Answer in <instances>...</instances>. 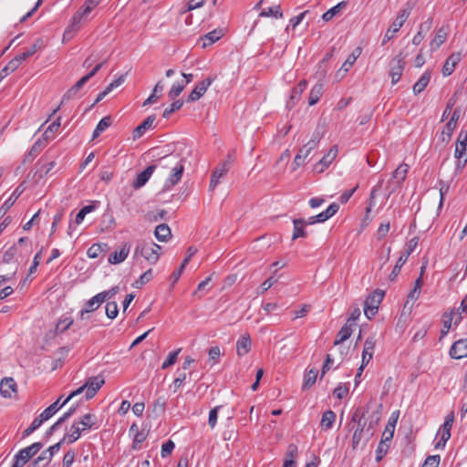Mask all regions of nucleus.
I'll list each match as a JSON object with an SVG mask.
<instances>
[{"label": "nucleus", "instance_id": "obj_1", "mask_svg": "<svg viewBox=\"0 0 467 467\" xmlns=\"http://www.w3.org/2000/svg\"><path fill=\"white\" fill-rule=\"evenodd\" d=\"M99 427V424L98 417L93 413H86L81 418H79L78 420H75L72 423L70 427V432L66 433L58 442L50 446L47 450L53 456L60 450L61 445L64 442L71 444L77 441L84 431L89 430H97Z\"/></svg>", "mask_w": 467, "mask_h": 467}, {"label": "nucleus", "instance_id": "obj_2", "mask_svg": "<svg viewBox=\"0 0 467 467\" xmlns=\"http://www.w3.org/2000/svg\"><path fill=\"white\" fill-rule=\"evenodd\" d=\"M379 418L377 417L375 421L371 420L367 426V422L358 424L354 430V433L351 441V447L353 450L358 448L362 443V448L367 445L369 439L374 435V425L379 421Z\"/></svg>", "mask_w": 467, "mask_h": 467}, {"label": "nucleus", "instance_id": "obj_3", "mask_svg": "<svg viewBox=\"0 0 467 467\" xmlns=\"http://www.w3.org/2000/svg\"><path fill=\"white\" fill-rule=\"evenodd\" d=\"M161 250L162 247L153 242H142L136 246L134 255H141L150 264L155 265L160 259Z\"/></svg>", "mask_w": 467, "mask_h": 467}, {"label": "nucleus", "instance_id": "obj_4", "mask_svg": "<svg viewBox=\"0 0 467 467\" xmlns=\"http://www.w3.org/2000/svg\"><path fill=\"white\" fill-rule=\"evenodd\" d=\"M410 12L411 7H410L409 5L407 7L402 8L400 11L395 20L391 23V25L386 31L381 43L382 46L386 45L387 42L391 40L394 37L395 34L400 31V29L402 27L406 20L409 18Z\"/></svg>", "mask_w": 467, "mask_h": 467}, {"label": "nucleus", "instance_id": "obj_5", "mask_svg": "<svg viewBox=\"0 0 467 467\" xmlns=\"http://www.w3.org/2000/svg\"><path fill=\"white\" fill-rule=\"evenodd\" d=\"M385 293L382 290H375L364 302V314L371 319L378 312L379 305L383 300Z\"/></svg>", "mask_w": 467, "mask_h": 467}, {"label": "nucleus", "instance_id": "obj_6", "mask_svg": "<svg viewBox=\"0 0 467 467\" xmlns=\"http://www.w3.org/2000/svg\"><path fill=\"white\" fill-rule=\"evenodd\" d=\"M101 1L102 0H86L79 10L73 16L71 26L75 27V26L80 25L82 21H85L92 10L98 6Z\"/></svg>", "mask_w": 467, "mask_h": 467}, {"label": "nucleus", "instance_id": "obj_7", "mask_svg": "<svg viewBox=\"0 0 467 467\" xmlns=\"http://www.w3.org/2000/svg\"><path fill=\"white\" fill-rule=\"evenodd\" d=\"M43 444L41 442H34L30 446H27L20 450L14 458V462L18 463L21 467H24L28 461L36 455L41 449Z\"/></svg>", "mask_w": 467, "mask_h": 467}, {"label": "nucleus", "instance_id": "obj_8", "mask_svg": "<svg viewBox=\"0 0 467 467\" xmlns=\"http://www.w3.org/2000/svg\"><path fill=\"white\" fill-rule=\"evenodd\" d=\"M405 58L406 55L400 52L391 60L389 75L392 84H396L400 81L406 65Z\"/></svg>", "mask_w": 467, "mask_h": 467}, {"label": "nucleus", "instance_id": "obj_9", "mask_svg": "<svg viewBox=\"0 0 467 467\" xmlns=\"http://www.w3.org/2000/svg\"><path fill=\"white\" fill-rule=\"evenodd\" d=\"M453 421H454V413H453V411H451L445 417V420L439 430V434L441 435V439L435 445L436 449L445 447L446 442L451 438V430Z\"/></svg>", "mask_w": 467, "mask_h": 467}, {"label": "nucleus", "instance_id": "obj_10", "mask_svg": "<svg viewBox=\"0 0 467 467\" xmlns=\"http://www.w3.org/2000/svg\"><path fill=\"white\" fill-rule=\"evenodd\" d=\"M104 62L99 63L96 65L93 69L87 74L86 76L82 77L72 88H70L67 93L64 95V98L70 99L74 97L78 90L93 77L97 74V72L101 68Z\"/></svg>", "mask_w": 467, "mask_h": 467}, {"label": "nucleus", "instance_id": "obj_11", "mask_svg": "<svg viewBox=\"0 0 467 467\" xmlns=\"http://www.w3.org/2000/svg\"><path fill=\"white\" fill-rule=\"evenodd\" d=\"M215 78L209 77L200 83H198L194 88L192 90V92L189 94L187 98L188 102H193L201 99L208 88L212 85V83L214 81Z\"/></svg>", "mask_w": 467, "mask_h": 467}, {"label": "nucleus", "instance_id": "obj_12", "mask_svg": "<svg viewBox=\"0 0 467 467\" xmlns=\"http://www.w3.org/2000/svg\"><path fill=\"white\" fill-rule=\"evenodd\" d=\"M228 163H218L217 166L213 170L211 174V180L209 183V192H213L219 185L220 180L226 175L229 171Z\"/></svg>", "mask_w": 467, "mask_h": 467}, {"label": "nucleus", "instance_id": "obj_13", "mask_svg": "<svg viewBox=\"0 0 467 467\" xmlns=\"http://www.w3.org/2000/svg\"><path fill=\"white\" fill-rule=\"evenodd\" d=\"M105 380L101 376L90 377L85 382L86 387V400L92 399L98 390L103 386Z\"/></svg>", "mask_w": 467, "mask_h": 467}, {"label": "nucleus", "instance_id": "obj_14", "mask_svg": "<svg viewBox=\"0 0 467 467\" xmlns=\"http://www.w3.org/2000/svg\"><path fill=\"white\" fill-rule=\"evenodd\" d=\"M451 358L461 359L467 357V338L455 341L449 351Z\"/></svg>", "mask_w": 467, "mask_h": 467}, {"label": "nucleus", "instance_id": "obj_15", "mask_svg": "<svg viewBox=\"0 0 467 467\" xmlns=\"http://www.w3.org/2000/svg\"><path fill=\"white\" fill-rule=\"evenodd\" d=\"M184 171L183 160H182L178 165L174 166L172 170H171V173L169 178L165 182L164 187L166 189H170L176 185L182 179V173Z\"/></svg>", "mask_w": 467, "mask_h": 467}, {"label": "nucleus", "instance_id": "obj_16", "mask_svg": "<svg viewBox=\"0 0 467 467\" xmlns=\"http://www.w3.org/2000/svg\"><path fill=\"white\" fill-rule=\"evenodd\" d=\"M462 59V54L460 52H454L452 53L445 61L441 72L444 77L451 76L456 66L459 64V62Z\"/></svg>", "mask_w": 467, "mask_h": 467}, {"label": "nucleus", "instance_id": "obj_17", "mask_svg": "<svg viewBox=\"0 0 467 467\" xmlns=\"http://www.w3.org/2000/svg\"><path fill=\"white\" fill-rule=\"evenodd\" d=\"M182 159L178 154H168L157 160L156 168L172 170Z\"/></svg>", "mask_w": 467, "mask_h": 467}, {"label": "nucleus", "instance_id": "obj_18", "mask_svg": "<svg viewBox=\"0 0 467 467\" xmlns=\"http://www.w3.org/2000/svg\"><path fill=\"white\" fill-rule=\"evenodd\" d=\"M17 385L13 378H5L0 382V394L4 398H12L16 393Z\"/></svg>", "mask_w": 467, "mask_h": 467}, {"label": "nucleus", "instance_id": "obj_19", "mask_svg": "<svg viewBox=\"0 0 467 467\" xmlns=\"http://www.w3.org/2000/svg\"><path fill=\"white\" fill-rule=\"evenodd\" d=\"M376 346V339L374 337H368L365 343L362 351V365L367 366L373 358L374 349Z\"/></svg>", "mask_w": 467, "mask_h": 467}, {"label": "nucleus", "instance_id": "obj_20", "mask_svg": "<svg viewBox=\"0 0 467 467\" xmlns=\"http://www.w3.org/2000/svg\"><path fill=\"white\" fill-rule=\"evenodd\" d=\"M130 251V244L129 243H125L119 251H115L109 256V263L111 265L122 263L128 257Z\"/></svg>", "mask_w": 467, "mask_h": 467}, {"label": "nucleus", "instance_id": "obj_21", "mask_svg": "<svg viewBox=\"0 0 467 467\" xmlns=\"http://www.w3.org/2000/svg\"><path fill=\"white\" fill-rule=\"evenodd\" d=\"M337 154V146L332 147L328 152L323 156V158L316 164L315 170L317 172H322L326 168H327L332 161L335 160Z\"/></svg>", "mask_w": 467, "mask_h": 467}, {"label": "nucleus", "instance_id": "obj_22", "mask_svg": "<svg viewBox=\"0 0 467 467\" xmlns=\"http://www.w3.org/2000/svg\"><path fill=\"white\" fill-rule=\"evenodd\" d=\"M454 157L456 159L467 158V130L465 133L462 131L459 134L455 145Z\"/></svg>", "mask_w": 467, "mask_h": 467}, {"label": "nucleus", "instance_id": "obj_23", "mask_svg": "<svg viewBox=\"0 0 467 467\" xmlns=\"http://www.w3.org/2000/svg\"><path fill=\"white\" fill-rule=\"evenodd\" d=\"M454 316L455 308H451L449 311L444 312L441 316V321L442 324V328L441 330L440 340H441L449 333Z\"/></svg>", "mask_w": 467, "mask_h": 467}, {"label": "nucleus", "instance_id": "obj_24", "mask_svg": "<svg viewBox=\"0 0 467 467\" xmlns=\"http://www.w3.org/2000/svg\"><path fill=\"white\" fill-rule=\"evenodd\" d=\"M155 169L156 165H150L144 171L140 172L132 183L133 188L139 189L145 185V183L149 181Z\"/></svg>", "mask_w": 467, "mask_h": 467}, {"label": "nucleus", "instance_id": "obj_25", "mask_svg": "<svg viewBox=\"0 0 467 467\" xmlns=\"http://www.w3.org/2000/svg\"><path fill=\"white\" fill-rule=\"evenodd\" d=\"M155 119H145V120L136 127L132 133L133 140H137L141 138L147 130H153L156 127L154 124Z\"/></svg>", "mask_w": 467, "mask_h": 467}, {"label": "nucleus", "instance_id": "obj_26", "mask_svg": "<svg viewBox=\"0 0 467 467\" xmlns=\"http://www.w3.org/2000/svg\"><path fill=\"white\" fill-rule=\"evenodd\" d=\"M165 85L162 80H159L154 86L150 95L143 102L142 106L151 105L156 103L162 96Z\"/></svg>", "mask_w": 467, "mask_h": 467}, {"label": "nucleus", "instance_id": "obj_27", "mask_svg": "<svg viewBox=\"0 0 467 467\" xmlns=\"http://www.w3.org/2000/svg\"><path fill=\"white\" fill-rule=\"evenodd\" d=\"M251 337L249 334H244L240 337L236 342V353L239 357H243L249 353L251 350Z\"/></svg>", "mask_w": 467, "mask_h": 467}, {"label": "nucleus", "instance_id": "obj_28", "mask_svg": "<svg viewBox=\"0 0 467 467\" xmlns=\"http://www.w3.org/2000/svg\"><path fill=\"white\" fill-rule=\"evenodd\" d=\"M307 87L306 80H301L291 91L290 99L287 102V106L293 107L301 98V95Z\"/></svg>", "mask_w": 467, "mask_h": 467}, {"label": "nucleus", "instance_id": "obj_29", "mask_svg": "<svg viewBox=\"0 0 467 467\" xmlns=\"http://www.w3.org/2000/svg\"><path fill=\"white\" fill-rule=\"evenodd\" d=\"M339 209V205L336 202L331 203L326 211L314 216L316 223H324L334 216Z\"/></svg>", "mask_w": 467, "mask_h": 467}, {"label": "nucleus", "instance_id": "obj_30", "mask_svg": "<svg viewBox=\"0 0 467 467\" xmlns=\"http://www.w3.org/2000/svg\"><path fill=\"white\" fill-rule=\"evenodd\" d=\"M353 332V323H346L337 335L334 346H338L347 340Z\"/></svg>", "mask_w": 467, "mask_h": 467}, {"label": "nucleus", "instance_id": "obj_31", "mask_svg": "<svg viewBox=\"0 0 467 467\" xmlns=\"http://www.w3.org/2000/svg\"><path fill=\"white\" fill-rule=\"evenodd\" d=\"M45 47V42L42 38H37L34 44L26 51L18 54L19 57L23 60V62L28 57H32L36 52L41 50Z\"/></svg>", "mask_w": 467, "mask_h": 467}, {"label": "nucleus", "instance_id": "obj_32", "mask_svg": "<svg viewBox=\"0 0 467 467\" xmlns=\"http://www.w3.org/2000/svg\"><path fill=\"white\" fill-rule=\"evenodd\" d=\"M458 119H450V120L446 123L445 127L441 130V139L442 142L447 143L457 127Z\"/></svg>", "mask_w": 467, "mask_h": 467}, {"label": "nucleus", "instance_id": "obj_33", "mask_svg": "<svg viewBox=\"0 0 467 467\" xmlns=\"http://www.w3.org/2000/svg\"><path fill=\"white\" fill-rule=\"evenodd\" d=\"M47 142H45L42 138H39L31 147L30 150L25 158V161H33L47 146Z\"/></svg>", "mask_w": 467, "mask_h": 467}, {"label": "nucleus", "instance_id": "obj_34", "mask_svg": "<svg viewBox=\"0 0 467 467\" xmlns=\"http://www.w3.org/2000/svg\"><path fill=\"white\" fill-rule=\"evenodd\" d=\"M125 80V77L123 75L119 76L118 78L113 80L111 83H109L103 91L99 93L95 99V103L99 102L102 100L109 93H110L115 88L121 85Z\"/></svg>", "mask_w": 467, "mask_h": 467}, {"label": "nucleus", "instance_id": "obj_35", "mask_svg": "<svg viewBox=\"0 0 467 467\" xmlns=\"http://www.w3.org/2000/svg\"><path fill=\"white\" fill-rule=\"evenodd\" d=\"M154 235L160 242H167L171 237V232L168 224L161 223L156 226Z\"/></svg>", "mask_w": 467, "mask_h": 467}, {"label": "nucleus", "instance_id": "obj_36", "mask_svg": "<svg viewBox=\"0 0 467 467\" xmlns=\"http://www.w3.org/2000/svg\"><path fill=\"white\" fill-rule=\"evenodd\" d=\"M324 92V85L322 83H317L310 90L308 96V105L313 106L317 104Z\"/></svg>", "mask_w": 467, "mask_h": 467}, {"label": "nucleus", "instance_id": "obj_37", "mask_svg": "<svg viewBox=\"0 0 467 467\" xmlns=\"http://www.w3.org/2000/svg\"><path fill=\"white\" fill-rule=\"evenodd\" d=\"M431 24H432L431 20L429 19L428 21L420 25V29H419L418 33L412 38L413 45L418 46L420 44V42L425 37V33L428 32L430 30V28L431 27Z\"/></svg>", "mask_w": 467, "mask_h": 467}, {"label": "nucleus", "instance_id": "obj_38", "mask_svg": "<svg viewBox=\"0 0 467 467\" xmlns=\"http://www.w3.org/2000/svg\"><path fill=\"white\" fill-rule=\"evenodd\" d=\"M294 232L292 235V240H296L299 237L305 238L306 237V232L305 230V219H294Z\"/></svg>", "mask_w": 467, "mask_h": 467}, {"label": "nucleus", "instance_id": "obj_39", "mask_svg": "<svg viewBox=\"0 0 467 467\" xmlns=\"http://www.w3.org/2000/svg\"><path fill=\"white\" fill-rule=\"evenodd\" d=\"M318 371L316 368H311L305 373L302 389L306 390L310 389L316 382Z\"/></svg>", "mask_w": 467, "mask_h": 467}, {"label": "nucleus", "instance_id": "obj_40", "mask_svg": "<svg viewBox=\"0 0 467 467\" xmlns=\"http://www.w3.org/2000/svg\"><path fill=\"white\" fill-rule=\"evenodd\" d=\"M431 80V72L426 71L424 72L421 77L419 78V80L414 84L413 86V92L414 94H420L424 90V88L427 87Z\"/></svg>", "mask_w": 467, "mask_h": 467}, {"label": "nucleus", "instance_id": "obj_41", "mask_svg": "<svg viewBox=\"0 0 467 467\" xmlns=\"http://www.w3.org/2000/svg\"><path fill=\"white\" fill-rule=\"evenodd\" d=\"M409 171V165L406 163H401L398 166V168L392 172V178L396 180L397 184H401L406 179L407 173Z\"/></svg>", "mask_w": 467, "mask_h": 467}, {"label": "nucleus", "instance_id": "obj_42", "mask_svg": "<svg viewBox=\"0 0 467 467\" xmlns=\"http://www.w3.org/2000/svg\"><path fill=\"white\" fill-rule=\"evenodd\" d=\"M61 399L62 397H59L55 402L44 410L43 413L48 420L67 403L65 402V400L61 401Z\"/></svg>", "mask_w": 467, "mask_h": 467}, {"label": "nucleus", "instance_id": "obj_43", "mask_svg": "<svg viewBox=\"0 0 467 467\" xmlns=\"http://www.w3.org/2000/svg\"><path fill=\"white\" fill-rule=\"evenodd\" d=\"M347 6V3L342 1L336 5L335 6L328 9L327 12H325L322 16V19L326 22L330 21L335 16L339 14L343 8Z\"/></svg>", "mask_w": 467, "mask_h": 467}, {"label": "nucleus", "instance_id": "obj_44", "mask_svg": "<svg viewBox=\"0 0 467 467\" xmlns=\"http://www.w3.org/2000/svg\"><path fill=\"white\" fill-rule=\"evenodd\" d=\"M103 303V297L100 296L99 294H97L96 296H94L93 297L87 301L83 308L88 311L89 313H92L95 310H97Z\"/></svg>", "mask_w": 467, "mask_h": 467}, {"label": "nucleus", "instance_id": "obj_45", "mask_svg": "<svg viewBox=\"0 0 467 467\" xmlns=\"http://www.w3.org/2000/svg\"><path fill=\"white\" fill-rule=\"evenodd\" d=\"M336 413L331 410L325 411L322 415L320 425L325 430H329L336 420Z\"/></svg>", "mask_w": 467, "mask_h": 467}, {"label": "nucleus", "instance_id": "obj_46", "mask_svg": "<svg viewBox=\"0 0 467 467\" xmlns=\"http://www.w3.org/2000/svg\"><path fill=\"white\" fill-rule=\"evenodd\" d=\"M260 16L262 17H268V16H273V17H275V18H282L283 17V12L281 10V7L279 5H275V6H271V7H267V8H265L261 11V13L259 14Z\"/></svg>", "mask_w": 467, "mask_h": 467}, {"label": "nucleus", "instance_id": "obj_47", "mask_svg": "<svg viewBox=\"0 0 467 467\" xmlns=\"http://www.w3.org/2000/svg\"><path fill=\"white\" fill-rule=\"evenodd\" d=\"M446 38L447 33L444 31L443 28H440L431 43V50L438 49L445 42Z\"/></svg>", "mask_w": 467, "mask_h": 467}, {"label": "nucleus", "instance_id": "obj_48", "mask_svg": "<svg viewBox=\"0 0 467 467\" xmlns=\"http://www.w3.org/2000/svg\"><path fill=\"white\" fill-rule=\"evenodd\" d=\"M186 87V83L183 80L174 83L170 90L168 91V97L171 100L176 99Z\"/></svg>", "mask_w": 467, "mask_h": 467}, {"label": "nucleus", "instance_id": "obj_49", "mask_svg": "<svg viewBox=\"0 0 467 467\" xmlns=\"http://www.w3.org/2000/svg\"><path fill=\"white\" fill-rule=\"evenodd\" d=\"M16 251H17L16 245L14 244L11 247H9L2 255V262L4 264L10 265H11L10 270L13 267V264H16L18 265V264L14 261Z\"/></svg>", "mask_w": 467, "mask_h": 467}, {"label": "nucleus", "instance_id": "obj_50", "mask_svg": "<svg viewBox=\"0 0 467 467\" xmlns=\"http://www.w3.org/2000/svg\"><path fill=\"white\" fill-rule=\"evenodd\" d=\"M184 101L182 99H174L173 102L166 106L163 109L162 117H168L179 109L183 106Z\"/></svg>", "mask_w": 467, "mask_h": 467}, {"label": "nucleus", "instance_id": "obj_51", "mask_svg": "<svg viewBox=\"0 0 467 467\" xmlns=\"http://www.w3.org/2000/svg\"><path fill=\"white\" fill-rule=\"evenodd\" d=\"M60 119H56L54 122H52L47 130L44 131L42 135V139L45 140V142H48L49 140L53 138L54 132H56L59 127H60Z\"/></svg>", "mask_w": 467, "mask_h": 467}, {"label": "nucleus", "instance_id": "obj_52", "mask_svg": "<svg viewBox=\"0 0 467 467\" xmlns=\"http://www.w3.org/2000/svg\"><path fill=\"white\" fill-rule=\"evenodd\" d=\"M21 192H19V187L16 189V191L11 194V196L3 203L0 208V213L3 215L13 206L17 198L19 197Z\"/></svg>", "mask_w": 467, "mask_h": 467}, {"label": "nucleus", "instance_id": "obj_53", "mask_svg": "<svg viewBox=\"0 0 467 467\" xmlns=\"http://www.w3.org/2000/svg\"><path fill=\"white\" fill-rule=\"evenodd\" d=\"M361 54V49L359 47L356 48L346 59V61L343 63L341 69H344L345 71H348L349 68L354 65L358 57Z\"/></svg>", "mask_w": 467, "mask_h": 467}, {"label": "nucleus", "instance_id": "obj_54", "mask_svg": "<svg viewBox=\"0 0 467 467\" xmlns=\"http://www.w3.org/2000/svg\"><path fill=\"white\" fill-rule=\"evenodd\" d=\"M112 124L111 119H101L92 134V140H96L104 130Z\"/></svg>", "mask_w": 467, "mask_h": 467}, {"label": "nucleus", "instance_id": "obj_55", "mask_svg": "<svg viewBox=\"0 0 467 467\" xmlns=\"http://www.w3.org/2000/svg\"><path fill=\"white\" fill-rule=\"evenodd\" d=\"M407 260L408 257L401 254L389 276L390 281H394L396 279V277L399 275L400 272L401 267L407 262Z\"/></svg>", "mask_w": 467, "mask_h": 467}, {"label": "nucleus", "instance_id": "obj_56", "mask_svg": "<svg viewBox=\"0 0 467 467\" xmlns=\"http://www.w3.org/2000/svg\"><path fill=\"white\" fill-rule=\"evenodd\" d=\"M222 36L221 31L213 30L207 33L203 37L202 47H205L207 46H211L216 41H218Z\"/></svg>", "mask_w": 467, "mask_h": 467}, {"label": "nucleus", "instance_id": "obj_57", "mask_svg": "<svg viewBox=\"0 0 467 467\" xmlns=\"http://www.w3.org/2000/svg\"><path fill=\"white\" fill-rule=\"evenodd\" d=\"M89 314L90 313L84 308H82V310L79 312V317L76 324V326L78 327L79 330L83 329L84 332H88L90 330V327L83 323L84 321H87L89 318Z\"/></svg>", "mask_w": 467, "mask_h": 467}, {"label": "nucleus", "instance_id": "obj_58", "mask_svg": "<svg viewBox=\"0 0 467 467\" xmlns=\"http://www.w3.org/2000/svg\"><path fill=\"white\" fill-rule=\"evenodd\" d=\"M103 246H107V244H92L87 251L88 256L92 259L98 258L104 252Z\"/></svg>", "mask_w": 467, "mask_h": 467}, {"label": "nucleus", "instance_id": "obj_59", "mask_svg": "<svg viewBox=\"0 0 467 467\" xmlns=\"http://www.w3.org/2000/svg\"><path fill=\"white\" fill-rule=\"evenodd\" d=\"M181 351H182V348H180L171 352L169 354L168 358H166V360L162 363L161 368L166 369V368H170L171 366L174 365L177 361L178 355L180 354Z\"/></svg>", "mask_w": 467, "mask_h": 467}, {"label": "nucleus", "instance_id": "obj_60", "mask_svg": "<svg viewBox=\"0 0 467 467\" xmlns=\"http://www.w3.org/2000/svg\"><path fill=\"white\" fill-rule=\"evenodd\" d=\"M147 433L144 431H137L134 435L132 449L140 450L141 448V443L146 440Z\"/></svg>", "mask_w": 467, "mask_h": 467}, {"label": "nucleus", "instance_id": "obj_61", "mask_svg": "<svg viewBox=\"0 0 467 467\" xmlns=\"http://www.w3.org/2000/svg\"><path fill=\"white\" fill-rule=\"evenodd\" d=\"M105 312H106V316L109 318H110V319L115 318L119 313V308H118L117 303L115 301L108 302L105 306Z\"/></svg>", "mask_w": 467, "mask_h": 467}, {"label": "nucleus", "instance_id": "obj_62", "mask_svg": "<svg viewBox=\"0 0 467 467\" xmlns=\"http://www.w3.org/2000/svg\"><path fill=\"white\" fill-rule=\"evenodd\" d=\"M394 431H395V421L388 422L385 427V430L382 433L381 440H384L385 442L390 441L393 438Z\"/></svg>", "mask_w": 467, "mask_h": 467}, {"label": "nucleus", "instance_id": "obj_63", "mask_svg": "<svg viewBox=\"0 0 467 467\" xmlns=\"http://www.w3.org/2000/svg\"><path fill=\"white\" fill-rule=\"evenodd\" d=\"M152 278V270L149 269L144 272L140 278L134 283L136 288H140L142 285L147 284Z\"/></svg>", "mask_w": 467, "mask_h": 467}, {"label": "nucleus", "instance_id": "obj_64", "mask_svg": "<svg viewBox=\"0 0 467 467\" xmlns=\"http://www.w3.org/2000/svg\"><path fill=\"white\" fill-rule=\"evenodd\" d=\"M308 12L309 11L306 10V11L300 13L298 16L292 17L289 20V24L286 26V30H289V28H291L292 30H295V28L303 21V19L305 18L306 14H308Z\"/></svg>", "mask_w": 467, "mask_h": 467}]
</instances>
